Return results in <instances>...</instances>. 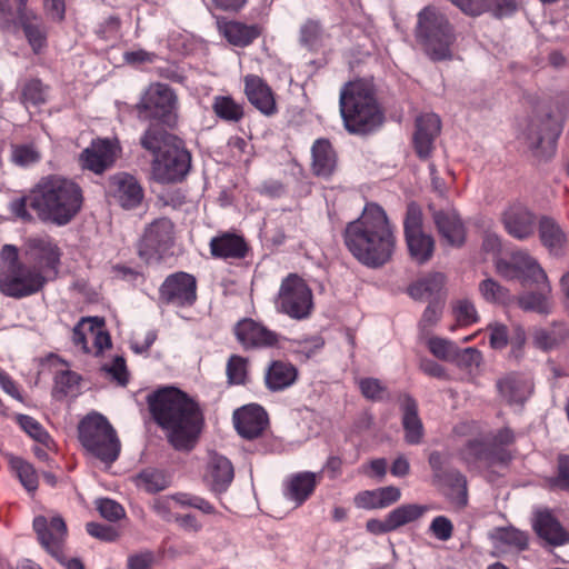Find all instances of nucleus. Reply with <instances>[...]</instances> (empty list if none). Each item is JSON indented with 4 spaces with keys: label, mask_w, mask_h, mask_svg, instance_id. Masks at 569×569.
I'll return each mask as SVG.
<instances>
[{
    "label": "nucleus",
    "mask_w": 569,
    "mask_h": 569,
    "mask_svg": "<svg viewBox=\"0 0 569 569\" xmlns=\"http://www.w3.org/2000/svg\"><path fill=\"white\" fill-rule=\"evenodd\" d=\"M428 346L435 357L446 361H452L458 348L455 342L438 337L429 339Z\"/></svg>",
    "instance_id": "57"
},
{
    "label": "nucleus",
    "mask_w": 569,
    "mask_h": 569,
    "mask_svg": "<svg viewBox=\"0 0 569 569\" xmlns=\"http://www.w3.org/2000/svg\"><path fill=\"white\" fill-rule=\"evenodd\" d=\"M10 159L18 167H29L40 161L41 152L33 143L11 146Z\"/></svg>",
    "instance_id": "50"
},
{
    "label": "nucleus",
    "mask_w": 569,
    "mask_h": 569,
    "mask_svg": "<svg viewBox=\"0 0 569 569\" xmlns=\"http://www.w3.org/2000/svg\"><path fill=\"white\" fill-rule=\"evenodd\" d=\"M533 529L550 545L562 546L569 542V533L548 510H538L535 513Z\"/></svg>",
    "instance_id": "29"
},
{
    "label": "nucleus",
    "mask_w": 569,
    "mask_h": 569,
    "mask_svg": "<svg viewBox=\"0 0 569 569\" xmlns=\"http://www.w3.org/2000/svg\"><path fill=\"white\" fill-rule=\"evenodd\" d=\"M453 310L457 321L462 326H469L479 319L475 305L469 300L457 301Z\"/></svg>",
    "instance_id": "59"
},
{
    "label": "nucleus",
    "mask_w": 569,
    "mask_h": 569,
    "mask_svg": "<svg viewBox=\"0 0 569 569\" xmlns=\"http://www.w3.org/2000/svg\"><path fill=\"white\" fill-rule=\"evenodd\" d=\"M495 539L503 545L523 550L528 546L527 536L516 528H499L495 532Z\"/></svg>",
    "instance_id": "53"
},
{
    "label": "nucleus",
    "mask_w": 569,
    "mask_h": 569,
    "mask_svg": "<svg viewBox=\"0 0 569 569\" xmlns=\"http://www.w3.org/2000/svg\"><path fill=\"white\" fill-rule=\"evenodd\" d=\"M212 110L219 119L227 122L237 123L244 117L243 103L236 101L231 96H216Z\"/></svg>",
    "instance_id": "45"
},
{
    "label": "nucleus",
    "mask_w": 569,
    "mask_h": 569,
    "mask_svg": "<svg viewBox=\"0 0 569 569\" xmlns=\"http://www.w3.org/2000/svg\"><path fill=\"white\" fill-rule=\"evenodd\" d=\"M19 423L21 428L34 440L38 442L48 446L50 439L49 433L43 429V427L32 417L30 416H20Z\"/></svg>",
    "instance_id": "58"
},
{
    "label": "nucleus",
    "mask_w": 569,
    "mask_h": 569,
    "mask_svg": "<svg viewBox=\"0 0 569 569\" xmlns=\"http://www.w3.org/2000/svg\"><path fill=\"white\" fill-rule=\"evenodd\" d=\"M107 196L123 209H134L143 200V189L139 181L127 172L112 174L107 184Z\"/></svg>",
    "instance_id": "16"
},
{
    "label": "nucleus",
    "mask_w": 569,
    "mask_h": 569,
    "mask_svg": "<svg viewBox=\"0 0 569 569\" xmlns=\"http://www.w3.org/2000/svg\"><path fill=\"white\" fill-rule=\"evenodd\" d=\"M32 526L42 548L59 562H63V545L67 537L64 520L60 516L50 519L44 516H37Z\"/></svg>",
    "instance_id": "14"
},
{
    "label": "nucleus",
    "mask_w": 569,
    "mask_h": 569,
    "mask_svg": "<svg viewBox=\"0 0 569 569\" xmlns=\"http://www.w3.org/2000/svg\"><path fill=\"white\" fill-rule=\"evenodd\" d=\"M489 331V343L492 349H503L509 341L508 328L499 322H492L487 326Z\"/></svg>",
    "instance_id": "62"
},
{
    "label": "nucleus",
    "mask_w": 569,
    "mask_h": 569,
    "mask_svg": "<svg viewBox=\"0 0 569 569\" xmlns=\"http://www.w3.org/2000/svg\"><path fill=\"white\" fill-rule=\"evenodd\" d=\"M321 479V472L303 471L292 475L284 488V497L295 502L296 507L301 506L315 491Z\"/></svg>",
    "instance_id": "27"
},
{
    "label": "nucleus",
    "mask_w": 569,
    "mask_h": 569,
    "mask_svg": "<svg viewBox=\"0 0 569 569\" xmlns=\"http://www.w3.org/2000/svg\"><path fill=\"white\" fill-rule=\"evenodd\" d=\"M401 497L399 488L388 486L375 490H365L355 497V505L362 509H383L397 502Z\"/></svg>",
    "instance_id": "31"
},
{
    "label": "nucleus",
    "mask_w": 569,
    "mask_h": 569,
    "mask_svg": "<svg viewBox=\"0 0 569 569\" xmlns=\"http://www.w3.org/2000/svg\"><path fill=\"white\" fill-rule=\"evenodd\" d=\"M430 510L428 505L420 503H405L392 509L389 513V520L393 531L397 529L415 522L423 517Z\"/></svg>",
    "instance_id": "44"
},
{
    "label": "nucleus",
    "mask_w": 569,
    "mask_h": 569,
    "mask_svg": "<svg viewBox=\"0 0 569 569\" xmlns=\"http://www.w3.org/2000/svg\"><path fill=\"white\" fill-rule=\"evenodd\" d=\"M463 13L478 17L491 12L497 18L509 17L517 10L516 0H469L462 2Z\"/></svg>",
    "instance_id": "32"
},
{
    "label": "nucleus",
    "mask_w": 569,
    "mask_h": 569,
    "mask_svg": "<svg viewBox=\"0 0 569 569\" xmlns=\"http://www.w3.org/2000/svg\"><path fill=\"white\" fill-rule=\"evenodd\" d=\"M83 204L81 187L70 178L60 174L42 177L28 194L13 199L9 209L18 219L31 222L32 209L43 222L66 226L80 212Z\"/></svg>",
    "instance_id": "1"
},
{
    "label": "nucleus",
    "mask_w": 569,
    "mask_h": 569,
    "mask_svg": "<svg viewBox=\"0 0 569 569\" xmlns=\"http://www.w3.org/2000/svg\"><path fill=\"white\" fill-rule=\"evenodd\" d=\"M502 221L507 232L518 240L528 239L535 232V216L520 202H515L508 207L503 212Z\"/></svg>",
    "instance_id": "22"
},
{
    "label": "nucleus",
    "mask_w": 569,
    "mask_h": 569,
    "mask_svg": "<svg viewBox=\"0 0 569 569\" xmlns=\"http://www.w3.org/2000/svg\"><path fill=\"white\" fill-rule=\"evenodd\" d=\"M219 29L228 42L237 47H247L259 36V31L254 26H247L236 21L221 23Z\"/></svg>",
    "instance_id": "42"
},
{
    "label": "nucleus",
    "mask_w": 569,
    "mask_h": 569,
    "mask_svg": "<svg viewBox=\"0 0 569 569\" xmlns=\"http://www.w3.org/2000/svg\"><path fill=\"white\" fill-rule=\"evenodd\" d=\"M496 386L500 397L509 405H522L532 392L531 382L517 373L500 378Z\"/></svg>",
    "instance_id": "28"
},
{
    "label": "nucleus",
    "mask_w": 569,
    "mask_h": 569,
    "mask_svg": "<svg viewBox=\"0 0 569 569\" xmlns=\"http://www.w3.org/2000/svg\"><path fill=\"white\" fill-rule=\"evenodd\" d=\"M274 308L293 320L307 319L313 308L312 291L301 277L290 273L281 281Z\"/></svg>",
    "instance_id": "8"
},
{
    "label": "nucleus",
    "mask_w": 569,
    "mask_h": 569,
    "mask_svg": "<svg viewBox=\"0 0 569 569\" xmlns=\"http://www.w3.org/2000/svg\"><path fill=\"white\" fill-rule=\"evenodd\" d=\"M26 254L41 272H58L61 252L56 242L48 236L32 237L26 241Z\"/></svg>",
    "instance_id": "17"
},
{
    "label": "nucleus",
    "mask_w": 569,
    "mask_h": 569,
    "mask_svg": "<svg viewBox=\"0 0 569 569\" xmlns=\"http://www.w3.org/2000/svg\"><path fill=\"white\" fill-rule=\"evenodd\" d=\"M359 388L363 397L370 400H381L386 387L376 378H363L359 381Z\"/></svg>",
    "instance_id": "63"
},
{
    "label": "nucleus",
    "mask_w": 569,
    "mask_h": 569,
    "mask_svg": "<svg viewBox=\"0 0 569 569\" xmlns=\"http://www.w3.org/2000/svg\"><path fill=\"white\" fill-rule=\"evenodd\" d=\"M441 121L435 113H426L417 118L413 144L417 154L427 159L433 148V141L440 133Z\"/></svg>",
    "instance_id": "24"
},
{
    "label": "nucleus",
    "mask_w": 569,
    "mask_h": 569,
    "mask_svg": "<svg viewBox=\"0 0 569 569\" xmlns=\"http://www.w3.org/2000/svg\"><path fill=\"white\" fill-rule=\"evenodd\" d=\"M233 423L241 437L254 439L267 427L268 416L261 406L248 405L234 411Z\"/></svg>",
    "instance_id": "21"
},
{
    "label": "nucleus",
    "mask_w": 569,
    "mask_h": 569,
    "mask_svg": "<svg viewBox=\"0 0 569 569\" xmlns=\"http://www.w3.org/2000/svg\"><path fill=\"white\" fill-rule=\"evenodd\" d=\"M322 34L321 26L316 20H307L300 28V42L307 47H315Z\"/></svg>",
    "instance_id": "60"
},
{
    "label": "nucleus",
    "mask_w": 569,
    "mask_h": 569,
    "mask_svg": "<svg viewBox=\"0 0 569 569\" xmlns=\"http://www.w3.org/2000/svg\"><path fill=\"white\" fill-rule=\"evenodd\" d=\"M530 286H536L537 290L527 291L517 298L518 306L530 312H537L539 315H548L551 312V286L548 280L533 281Z\"/></svg>",
    "instance_id": "25"
},
{
    "label": "nucleus",
    "mask_w": 569,
    "mask_h": 569,
    "mask_svg": "<svg viewBox=\"0 0 569 569\" xmlns=\"http://www.w3.org/2000/svg\"><path fill=\"white\" fill-rule=\"evenodd\" d=\"M422 211L419 204L410 202L403 221L405 237L422 232Z\"/></svg>",
    "instance_id": "55"
},
{
    "label": "nucleus",
    "mask_w": 569,
    "mask_h": 569,
    "mask_svg": "<svg viewBox=\"0 0 569 569\" xmlns=\"http://www.w3.org/2000/svg\"><path fill=\"white\" fill-rule=\"evenodd\" d=\"M453 523L446 516L435 517L428 528V532L439 541H448L453 536Z\"/></svg>",
    "instance_id": "54"
},
{
    "label": "nucleus",
    "mask_w": 569,
    "mask_h": 569,
    "mask_svg": "<svg viewBox=\"0 0 569 569\" xmlns=\"http://www.w3.org/2000/svg\"><path fill=\"white\" fill-rule=\"evenodd\" d=\"M482 361L481 352L475 347H468L456 350V355L451 362L456 363L459 368L469 369L471 367H479Z\"/></svg>",
    "instance_id": "56"
},
{
    "label": "nucleus",
    "mask_w": 569,
    "mask_h": 569,
    "mask_svg": "<svg viewBox=\"0 0 569 569\" xmlns=\"http://www.w3.org/2000/svg\"><path fill=\"white\" fill-rule=\"evenodd\" d=\"M400 408L402 411V427L405 429V440L410 445H418L423 437V426L418 416L417 401L409 395L400 397Z\"/></svg>",
    "instance_id": "30"
},
{
    "label": "nucleus",
    "mask_w": 569,
    "mask_h": 569,
    "mask_svg": "<svg viewBox=\"0 0 569 569\" xmlns=\"http://www.w3.org/2000/svg\"><path fill=\"white\" fill-rule=\"evenodd\" d=\"M8 462L11 471L17 476L23 488L33 493L38 489V476L31 463L13 455L8 456Z\"/></svg>",
    "instance_id": "46"
},
{
    "label": "nucleus",
    "mask_w": 569,
    "mask_h": 569,
    "mask_svg": "<svg viewBox=\"0 0 569 569\" xmlns=\"http://www.w3.org/2000/svg\"><path fill=\"white\" fill-rule=\"evenodd\" d=\"M137 111L140 119L173 126L178 119V97L168 84L151 83L137 103Z\"/></svg>",
    "instance_id": "9"
},
{
    "label": "nucleus",
    "mask_w": 569,
    "mask_h": 569,
    "mask_svg": "<svg viewBox=\"0 0 569 569\" xmlns=\"http://www.w3.org/2000/svg\"><path fill=\"white\" fill-rule=\"evenodd\" d=\"M432 219L441 239L450 247H461L466 240V228L455 209L433 210Z\"/></svg>",
    "instance_id": "23"
},
{
    "label": "nucleus",
    "mask_w": 569,
    "mask_h": 569,
    "mask_svg": "<svg viewBox=\"0 0 569 569\" xmlns=\"http://www.w3.org/2000/svg\"><path fill=\"white\" fill-rule=\"evenodd\" d=\"M191 167V156L179 139L152 162V172L156 180L169 183L182 180Z\"/></svg>",
    "instance_id": "12"
},
{
    "label": "nucleus",
    "mask_w": 569,
    "mask_h": 569,
    "mask_svg": "<svg viewBox=\"0 0 569 569\" xmlns=\"http://www.w3.org/2000/svg\"><path fill=\"white\" fill-rule=\"evenodd\" d=\"M415 36L431 60L442 61L452 58V46L457 40L455 28L438 8L428 6L419 11Z\"/></svg>",
    "instance_id": "5"
},
{
    "label": "nucleus",
    "mask_w": 569,
    "mask_h": 569,
    "mask_svg": "<svg viewBox=\"0 0 569 569\" xmlns=\"http://www.w3.org/2000/svg\"><path fill=\"white\" fill-rule=\"evenodd\" d=\"M48 87L39 79H29L21 87V103L28 108L29 106L38 107L47 101Z\"/></svg>",
    "instance_id": "48"
},
{
    "label": "nucleus",
    "mask_w": 569,
    "mask_h": 569,
    "mask_svg": "<svg viewBox=\"0 0 569 569\" xmlns=\"http://www.w3.org/2000/svg\"><path fill=\"white\" fill-rule=\"evenodd\" d=\"M569 338V330L563 325L553 323L550 328H537L532 333V342L540 350L557 348Z\"/></svg>",
    "instance_id": "40"
},
{
    "label": "nucleus",
    "mask_w": 569,
    "mask_h": 569,
    "mask_svg": "<svg viewBox=\"0 0 569 569\" xmlns=\"http://www.w3.org/2000/svg\"><path fill=\"white\" fill-rule=\"evenodd\" d=\"M551 489H559L569 492V456L560 453L557 457L556 475L547 479Z\"/></svg>",
    "instance_id": "52"
},
{
    "label": "nucleus",
    "mask_w": 569,
    "mask_h": 569,
    "mask_svg": "<svg viewBox=\"0 0 569 569\" xmlns=\"http://www.w3.org/2000/svg\"><path fill=\"white\" fill-rule=\"evenodd\" d=\"M210 251L211 254L217 258L241 259L247 253V244L241 237L224 233L211 239Z\"/></svg>",
    "instance_id": "37"
},
{
    "label": "nucleus",
    "mask_w": 569,
    "mask_h": 569,
    "mask_svg": "<svg viewBox=\"0 0 569 569\" xmlns=\"http://www.w3.org/2000/svg\"><path fill=\"white\" fill-rule=\"evenodd\" d=\"M148 403L156 422L168 431L170 443L178 450L191 449L202 422L198 405L173 387L152 393Z\"/></svg>",
    "instance_id": "3"
},
{
    "label": "nucleus",
    "mask_w": 569,
    "mask_h": 569,
    "mask_svg": "<svg viewBox=\"0 0 569 569\" xmlns=\"http://www.w3.org/2000/svg\"><path fill=\"white\" fill-rule=\"evenodd\" d=\"M345 243L367 267L387 263L395 251L396 238L385 210L376 203L367 204L361 216L347 224Z\"/></svg>",
    "instance_id": "2"
},
{
    "label": "nucleus",
    "mask_w": 569,
    "mask_h": 569,
    "mask_svg": "<svg viewBox=\"0 0 569 569\" xmlns=\"http://www.w3.org/2000/svg\"><path fill=\"white\" fill-rule=\"evenodd\" d=\"M174 243V226L168 218H159L148 224L138 243V256L147 264L161 262Z\"/></svg>",
    "instance_id": "10"
},
{
    "label": "nucleus",
    "mask_w": 569,
    "mask_h": 569,
    "mask_svg": "<svg viewBox=\"0 0 569 569\" xmlns=\"http://www.w3.org/2000/svg\"><path fill=\"white\" fill-rule=\"evenodd\" d=\"M116 156L117 146L113 142L96 139L80 153L79 161L83 169L101 174L114 163Z\"/></svg>",
    "instance_id": "18"
},
{
    "label": "nucleus",
    "mask_w": 569,
    "mask_h": 569,
    "mask_svg": "<svg viewBox=\"0 0 569 569\" xmlns=\"http://www.w3.org/2000/svg\"><path fill=\"white\" fill-rule=\"evenodd\" d=\"M409 254L413 261L423 264L429 261L435 251V240L432 236L425 231L406 237Z\"/></svg>",
    "instance_id": "43"
},
{
    "label": "nucleus",
    "mask_w": 569,
    "mask_h": 569,
    "mask_svg": "<svg viewBox=\"0 0 569 569\" xmlns=\"http://www.w3.org/2000/svg\"><path fill=\"white\" fill-rule=\"evenodd\" d=\"M443 284L445 276L436 272L411 284L408 292L415 300L439 301L438 296Z\"/></svg>",
    "instance_id": "39"
},
{
    "label": "nucleus",
    "mask_w": 569,
    "mask_h": 569,
    "mask_svg": "<svg viewBox=\"0 0 569 569\" xmlns=\"http://www.w3.org/2000/svg\"><path fill=\"white\" fill-rule=\"evenodd\" d=\"M79 376L69 370H62L54 377V390L61 396H66L69 391L79 383Z\"/></svg>",
    "instance_id": "64"
},
{
    "label": "nucleus",
    "mask_w": 569,
    "mask_h": 569,
    "mask_svg": "<svg viewBox=\"0 0 569 569\" xmlns=\"http://www.w3.org/2000/svg\"><path fill=\"white\" fill-rule=\"evenodd\" d=\"M311 151L315 173L323 177L330 176L336 167V153L331 143L326 139H318Z\"/></svg>",
    "instance_id": "38"
},
{
    "label": "nucleus",
    "mask_w": 569,
    "mask_h": 569,
    "mask_svg": "<svg viewBox=\"0 0 569 569\" xmlns=\"http://www.w3.org/2000/svg\"><path fill=\"white\" fill-rule=\"evenodd\" d=\"M481 297L491 303L509 305L513 297L510 291L492 278H487L479 283Z\"/></svg>",
    "instance_id": "47"
},
{
    "label": "nucleus",
    "mask_w": 569,
    "mask_h": 569,
    "mask_svg": "<svg viewBox=\"0 0 569 569\" xmlns=\"http://www.w3.org/2000/svg\"><path fill=\"white\" fill-rule=\"evenodd\" d=\"M243 82L244 94L257 110L267 117L277 113L278 108L274 93L262 78L256 74H247Z\"/></svg>",
    "instance_id": "20"
},
{
    "label": "nucleus",
    "mask_w": 569,
    "mask_h": 569,
    "mask_svg": "<svg viewBox=\"0 0 569 569\" xmlns=\"http://www.w3.org/2000/svg\"><path fill=\"white\" fill-rule=\"evenodd\" d=\"M1 254L9 260L7 271H0V291L3 295L20 299L37 293L43 288L47 277L36 267L21 264L14 246H3Z\"/></svg>",
    "instance_id": "7"
},
{
    "label": "nucleus",
    "mask_w": 569,
    "mask_h": 569,
    "mask_svg": "<svg viewBox=\"0 0 569 569\" xmlns=\"http://www.w3.org/2000/svg\"><path fill=\"white\" fill-rule=\"evenodd\" d=\"M561 130L560 121L552 117L550 110L542 109L529 119L522 139L537 156H542L546 151L553 150Z\"/></svg>",
    "instance_id": "11"
},
{
    "label": "nucleus",
    "mask_w": 569,
    "mask_h": 569,
    "mask_svg": "<svg viewBox=\"0 0 569 569\" xmlns=\"http://www.w3.org/2000/svg\"><path fill=\"white\" fill-rule=\"evenodd\" d=\"M226 372L230 385H244L248 379V360L232 355L228 359Z\"/></svg>",
    "instance_id": "51"
},
{
    "label": "nucleus",
    "mask_w": 569,
    "mask_h": 569,
    "mask_svg": "<svg viewBox=\"0 0 569 569\" xmlns=\"http://www.w3.org/2000/svg\"><path fill=\"white\" fill-rule=\"evenodd\" d=\"M237 340L244 349L272 347L278 335L252 319H242L234 326Z\"/></svg>",
    "instance_id": "19"
},
{
    "label": "nucleus",
    "mask_w": 569,
    "mask_h": 569,
    "mask_svg": "<svg viewBox=\"0 0 569 569\" xmlns=\"http://www.w3.org/2000/svg\"><path fill=\"white\" fill-rule=\"evenodd\" d=\"M339 107L345 128L350 133L366 134L383 122L375 92L365 81L346 83L340 90Z\"/></svg>",
    "instance_id": "4"
},
{
    "label": "nucleus",
    "mask_w": 569,
    "mask_h": 569,
    "mask_svg": "<svg viewBox=\"0 0 569 569\" xmlns=\"http://www.w3.org/2000/svg\"><path fill=\"white\" fill-rule=\"evenodd\" d=\"M78 439L88 455L108 467L120 456L121 442L117 431L101 413L91 412L79 422Z\"/></svg>",
    "instance_id": "6"
},
{
    "label": "nucleus",
    "mask_w": 569,
    "mask_h": 569,
    "mask_svg": "<svg viewBox=\"0 0 569 569\" xmlns=\"http://www.w3.org/2000/svg\"><path fill=\"white\" fill-rule=\"evenodd\" d=\"M22 29L24 37L34 53H39L47 46L48 29L42 17L38 13L13 23Z\"/></svg>",
    "instance_id": "36"
},
{
    "label": "nucleus",
    "mask_w": 569,
    "mask_h": 569,
    "mask_svg": "<svg viewBox=\"0 0 569 569\" xmlns=\"http://www.w3.org/2000/svg\"><path fill=\"white\" fill-rule=\"evenodd\" d=\"M97 509L101 517L109 521H117L124 516V509L122 506L109 498L97 500Z\"/></svg>",
    "instance_id": "61"
},
{
    "label": "nucleus",
    "mask_w": 569,
    "mask_h": 569,
    "mask_svg": "<svg viewBox=\"0 0 569 569\" xmlns=\"http://www.w3.org/2000/svg\"><path fill=\"white\" fill-rule=\"evenodd\" d=\"M541 242L553 256H562L568 240L560 226L551 218L542 217L539 222Z\"/></svg>",
    "instance_id": "35"
},
{
    "label": "nucleus",
    "mask_w": 569,
    "mask_h": 569,
    "mask_svg": "<svg viewBox=\"0 0 569 569\" xmlns=\"http://www.w3.org/2000/svg\"><path fill=\"white\" fill-rule=\"evenodd\" d=\"M136 485L149 493H156L168 488L169 479L162 471L148 469L137 476Z\"/></svg>",
    "instance_id": "49"
},
{
    "label": "nucleus",
    "mask_w": 569,
    "mask_h": 569,
    "mask_svg": "<svg viewBox=\"0 0 569 569\" xmlns=\"http://www.w3.org/2000/svg\"><path fill=\"white\" fill-rule=\"evenodd\" d=\"M496 271L507 280H519L522 286H530L533 281L546 280L547 273L528 252L516 251L510 260L498 259Z\"/></svg>",
    "instance_id": "13"
},
{
    "label": "nucleus",
    "mask_w": 569,
    "mask_h": 569,
    "mask_svg": "<svg viewBox=\"0 0 569 569\" xmlns=\"http://www.w3.org/2000/svg\"><path fill=\"white\" fill-rule=\"evenodd\" d=\"M159 293L167 303L177 307L191 306L197 300V280L187 272H176L166 278Z\"/></svg>",
    "instance_id": "15"
},
{
    "label": "nucleus",
    "mask_w": 569,
    "mask_h": 569,
    "mask_svg": "<svg viewBox=\"0 0 569 569\" xmlns=\"http://www.w3.org/2000/svg\"><path fill=\"white\" fill-rule=\"evenodd\" d=\"M179 139L168 133L163 128L150 126L140 138L141 147L151 152L154 158L161 154L171 144L177 143Z\"/></svg>",
    "instance_id": "41"
},
{
    "label": "nucleus",
    "mask_w": 569,
    "mask_h": 569,
    "mask_svg": "<svg viewBox=\"0 0 569 569\" xmlns=\"http://www.w3.org/2000/svg\"><path fill=\"white\" fill-rule=\"evenodd\" d=\"M233 466L226 457L216 452L209 456L204 479L214 492H223L233 480Z\"/></svg>",
    "instance_id": "26"
},
{
    "label": "nucleus",
    "mask_w": 569,
    "mask_h": 569,
    "mask_svg": "<svg viewBox=\"0 0 569 569\" xmlns=\"http://www.w3.org/2000/svg\"><path fill=\"white\" fill-rule=\"evenodd\" d=\"M436 485L447 488V497L457 507L462 508L468 502L467 480L457 469L450 468L433 481Z\"/></svg>",
    "instance_id": "33"
},
{
    "label": "nucleus",
    "mask_w": 569,
    "mask_h": 569,
    "mask_svg": "<svg viewBox=\"0 0 569 569\" xmlns=\"http://www.w3.org/2000/svg\"><path fill=\"white\" fill-rule=\"evenodd\" d=\"M298 377L297 368L290 362L272 361L266 371V385L271 391L283 390L295 383Z\"/></svg>",
    "instance_id": "34"
}]
</instances>
